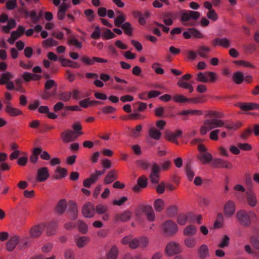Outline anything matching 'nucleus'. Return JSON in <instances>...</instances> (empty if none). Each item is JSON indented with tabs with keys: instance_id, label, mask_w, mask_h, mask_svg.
I'll use <instances>...</instances> for the list:
<instances>
[{
	"instance_id": "nucleus-11",
	"label": "nucleus",
	"mask_w": 259,
	"mask_h": 259,
	"mask_svg": "<svg viewBox=\"0 0 259 259\" xmlns=\"http://www.w3.org/2000/svg\"><path fill=\"white\" fill-rule=\"evenodd\" d=\"M46 225L44 223H40L34 225L30 230V235L32 238H38L42 234Z\"/></svg>"
},
{
	"instance_id": "nucleus-58",
	"label": "nucleus",
	"mask_w": 259,
	"mask_h": 259,
	"mask_svg": "<svg viewBox=\"0 0 259 259\" xmlns=\"http://www.w3.org/2000/svg\"><path fill=\"white\" fill-rule=\"evenodd\" d=\"M94 57L90 58L88 56H83L81 58V61L85 65H93L94 63Z\"/></svg>"
},
{
	"instance_id": "nucleus-41",
	"label": "nucleus",
	"mask_w": 259,
	"mask_h": 259,
	"mask_svg": "<svg viewBox=\"0 0 259 259\" xmlns=\"http://www.w3.org/2000/svg\"><path fill=\"white\" fill-rule=\"evenodd\" d=\"M142 130V126L141 125H137L135 128H133L131 130L130 136L134 138L139 137L141 135L140 132Z\"/></svg>"
},
{
	"instance_id": "nucleus-29",
	"label": "nucleus",
	"mask_w": 259,
	"mask_h": 259,
	"mask_svg": "<svg viewBox=\"0 0 259 259\" xmlns=\"http://www.w3.org/2000/svg\"><path fill=\"white\" fill-rule=\"evenodd\" d=\"M14 77L13 74L10 72H6L2 74L0 78V84H6L8 81H10Z\"/></svg>"
},
{
	"instance_id": "nucleus-47",
	"label": "nucleus",
	"mask_w": 259,
	"mask_h": 259,
	"mask_svg": "<svg viewBox=\"0 0 259 259\" xmlns=\"http://www.w3.org/2000/svg\"><path fill=\"white\" fill-rule=\"evenodd\" d=\"M53 88L57 89V84L56 82L52 79L47 80L45 84V89L46 90H49Z\"/></svg>"
},
{
	"instance_id": "nucleus-39",
	"label": "nucleus",
	"mask_w": 259,
	"mask_h": 259,
	"mask_svg": "<svg viewBox=\"0 0 259 259\" xmlns=\"http://www.w3.org/2000/svg\"><path fill=\"white\" fill-rule=\"evenodd\" d=\"M72 127L74 131V133H75V135H76L77 137L83 134V132H81L82 126L79 122L74 123L72 125Z\"/></svg>"
},
{
	"instance_id": "nucleus-50",
	"label": "nucleus",
	"mask_w": 259,
	"mask_h": 259,
	"mask_svg": "<svg viewBox=\"0 0 259 259\" xmlns=\"http://www.w3.org/2000/svg\"><path fill=\"white\" fill-rule=\"evenodd\" d=\"M185 244L189 248H193L196 244V240L194 238L188 237L184 240Z\"/></svg>"
},
{
	"instance_id": "nucleus-14",
	"label": "nucleus",
	"mask_w": 259,
	"mask_h": 259,
	"mask_svg": "<svg viewBox=\"0 0 259 259\" xmlns=\"http://www.w3.org/2000/svg\"><path fill=\"white\" fill-rule=\"evenodd\" d=\"M95 208L90 202L85 203L82 209V213L85 218H91L94 215Z\"/></svg>"
},
{
	"instance_id": "nucleus-56",
	"label": "nucleus",
	"mask_w": 259,
	"mask_h": 259,
	"mask_svg": "<svg viewBox=\"0 0 259 259\" xmlns=\"http://www.w3.org/2000/svg\"><path fill=\"white\" fill-rule=\"evenodd\" d=\"M177 213V208L176 206H170L166 210V214L169 217H174Z\"/></svg>"
},
{
	"instance_id": "nucleus-12",
	"label": "nucleus",
	"mask_w": 259,
	"mask_h": 259,
	"mask_svg": "<svg viewBox=\"0 0 259 259\" xmlns=\"http://www.w3.org/2000/svg\"><path fill=\"white\" fill-rule=\"evenodd\" d=\"M61 137L63 142L65 143L74 141L78 138L75 135V133L70 130H65L61 134Z\"/></svg>"
},
{
	"instance_id": "nucleus-33",
	"label": "nucleus",
	"mask_w": 259,
	"mask_h": 259,
	"mask_svg": "<svg viewBox=\"0 0 259 259\" xmlns=\"http://www.w3.org/2000/svg\"><path fill=\"white\" fill-rule=\"evenodd\" d=\"M75 240L77 246L79 248H81L89 242L90 238L87 236H82L76 238Z\"/></svg>"
},
{
	"instance_id": "nucleus-64",
	"label": "nucleus",
	"mask_w": 259,
	"mask_h": 259,
	"mask_svg": "<svg viewBox=\"0 0 259 259\" xmlns=\"http://www.w3.org/2000/svg\"><path fill=\"white\" fill-rule=\"evenodd\" d=\"M186 214H180L177 218V222L180 225H184L187 222Z\"/></svg>"
},
{
	"instance_id": "nucleus-40",
	"label": "nucleus",
	"mask_w": 259,
	"mask_h": 259,
	"mask_svg": "<svg viewBox=\"0 0 259 259\" xmlns=\"http://www.w3.org/2000/svg\"><path fill=\"white\" fill-rule=\"evenodd\" d=\"M164 202L161 199H157L155 200L154 207L155 210L157 212L161 211L164 208Z\"/></svg>"
},
{
	"instance_id": "nucleus-34",
	"label": "nucleus",
	"mask_w": 259,
	"mask_h": 259,
	"mask_svg": "<svg viewBox=\"0 0 259 259\" xmlns=\"http://www.w3.org/2000/svg\"><path fill=\"white\" fill-rule=\"evenodd\" d=\"M67 207V203L66 200L61 199L58 202L56 206V211L59 213H62Z\"/></svg>"
},
{
	"instance_id": "nucleus-21",
	"label": "nucleus",
	"mask_w": 259,
	"mask_h": 259,
	"mask_svg": "<svg viewBox=\"0 0 259 259\" xmlns=\"http://www.w3.org/2000/svg\"><path fill=\"white\" fill-rule=\"evenodd\" d=\"M132 214L131 211L126 210L123 211L121 214L116 215L115 219L116 221L126 222L131 219Z\"/></svg>"
},
{
	"instance_id": "nucleus-28",
	"label": "nucleus",
	"mask_w": 259,
	"mask_h": 259,
	"mask_svg": "<svg viewBox=\"0 0 259 259\" xmlns=\"http://www.w3.org/2000/svg\"><path fill=\"white\" fill-rule=\"evenodd\" d=\"M180 115H202L203 114L202 111L200 110H184L179 113Z\"/></svg>"
},
{
	"instance_id": "nucleus-62",
	"label": "nucleus",
	"mask_w": 259,
	"mask_h": 259,
	"mask_svg": "<svg viewBox=\"0 0 259 259\" xmlns=\"http://www.w3.org/2000/svg\"><path fill=\"white\" fill-rule=\"evenodd\" d=\"M28 18H30L32 22L34 23L38 22L40 20V16H37L36 12L35 11H31L28 15Z\"/></svg>"
},
{
	"instance_id": "nucleus-57",
	"label": "nucleus",
	"mask_w": 259,
	"mask_h": 259,
	"mask_svg": "<svg viewBox=\"0 0 259 259\" xmlns=\"http://www.w3.org/2000/svg\"><path fill=\"white\" fill-rule=\"evenodd\" d=\"M246 199L250 206L254 207L256 204L257 199L255 195H246Z\"/></svg>"
},
{
	"instance_id": "nucleus-18",
	"label": "nucleus",
	"mask_w": 259,
	"mask_h": 259,
	"mask_svg": "<svg viewBox=\"0 0 259 259\" xmlns=\"http://www.w3.org/2000/svg\"><path fill=\"white\" fill-rule=\"evenodd\" d=\"M211 49L210 47L205 45H201L198 47L197 50V55L201 58L208 59L209 58V54L210 53Z\"/></svg>"
},
{
	"instance_id": "nucleus-59",
	"label": "nucleus",
	"mask_w": 259,
	"mask_h": 259,
	"mask_svg": "<svg viewBox=\"0 0 259 259\" xmlns=\"http://www.w3.org/2000/svg\"><path fill=\"white\" fill-rule=\"evenodd\" d=\"M102 38L105 39H110L115 37V35L110 29L106 30L102 34Z\"/></svg>"
},
{
	"instance_id": "nucleus-5",
	"label": "nucleus",
	"mask_w": 259,
	"mask_h": 259,
	"mask_svg": "<svg viewBox=\"0 0 259 259\" xmlns=\"http://www.w3.org/2000/svg\"><path fill=\"white\" fill-rule=\"evenodd\" d=\"M198 149L199 153L197 155V158L204 164H208L212 160L211 154L207 152L206 149L203 145H199Z\"/></svg>"
},
{
	"instance_id": "nucleus-48",
	"label": "nucleus",
	"mask_w": 259,
	"mask_h": 259,
	"mask_svg": "<svg viewBox=\"0 0 259 259\" xmlns=\"http://www.w3.org/2000/svg\"><path fill=\"white\" fill-rule=\"evenodd\" d=\"M160 66L161 64L160 63L155 62L152 64L151 68L154 70L156 74H163L164 73V70Z\"/></svg>"
},
{
	"instance_id": "nucleus-2",
	"label": "nucleus",
	"mask_w": 259,
	"mask_h": 259,
	"mask_svg": "<svg viewBox=\"0 0 259 259\" xmlns=\"http://www.w3.org/2000/svg\"><path fill=\"white\" fill-rule=\"evenodd\" d=\"M236 216L240 224L245 227L250 226L251 221L256 218V215L254 211L252 210L246 211L244 209L238 211Z\"/></svg>"
},
{
	"instance_id": "nucleus-35",
	"label": "nucleus",
	"mask_w": 259,
	"mask_h": 259,
	"mask_svg": "<svg viewBox=\"0 0 259 259\" xmlns=\"http://www.w3.org/2000/svg\"><path fill=\"white\" fill-rule=\"evenodd\" d=\"M177 85L180 88L188 90L190 93H192L193 92L194 88L192 85L191 83L184 81V80H179L177 82Z\"/></svg>"
},
{
	"instance_id": "nucleus-25",
	"label": "nucleus",
	"mask_w": 259,
	"mask_h": 259,
	"mask_svg": "<svg viewBox=\"0 0 259 259\" xmlns=\"http://www.w3.org/2000/svg\"><path fill=\"white\" fill-rule=\"evenodd\" d=\"M149 136L155 140H159L161 138V133L154 127H150L148 131Z\"/></svg>"
},
{
	"instance_id": "nucleus-53",
	"label": "nucleus",
	"mask_w": 259,
	"mask_h": 259,
	"mask_svg": "<svg viewBox=\"0 0 259 259\" xmlns=\"http://www.w3.org/2000/svg\"><path fill=\"white\" fill-rule=\"evenodd\" d=\"M250 242L253 247L259 250V235H254L250 238Z\"/></svg>"
},
{
	"instance_id": "nucleus-13",
	"label": "nucleus",
	"mask_w": 259,
	"mask_h": 259,
	"mask_svg": "<svg viewBox=\"0 0 259 259\" xmlns=\"http://www.w3.org/2000/svg\"><path fill=\"white\" fill-rule=\"evenodd\" d=\"M182 134V131L181 130H177L175 133L166 131L164 134V138L171 142L178 144L177 139L181 136Z\"/></svg>"
},
{
	"instance_id": "nucleus-61",
	"label": "nucleus",
	"mask_w": 259,
	"mask_h": 259,
	"mask_svg": "<svg viewBox=\"0 0 259 259\" xmlns=\"http://www.w3.org/2000/svg\"><path fill=\"white\" fill-rule=\"evenodd\" d=\"M71 95L70 92H62L59 94V99L64 102L68 101L71 98Z\"/></svg>"
},
{
	"instance_id": "nucleus-55",
	"label": "nucleus",
	"mask_w": 259,
	"mask_h": 259,
	"mask_svg": "<svg viewBox=\"0 0 259 259\" xmlns=\"http://www.w3.org/2000/svg\"><path fill=\"white\" fill-rule=\"evenodd\" d=\"M125 18L123 14L121 13L114 20V24L117 27H121L122 24L125 21Z\"/></svg>"
},
{
	"instance_id": "nucleus-60",
	"label": "nucleus",
	"mask_w": 259,
	"mask_h": 259,
	"mask_svg": "<svg viewBox=\"0 0 259 259\" xmlns=\"http://www.w3.org/2000/svg\"><path fill=\"white\" fill-rule=\"evenodd\" d=\"M205 100L201 97L188 98V103L193 104H202Z\"/></svg>"
},
{
	"instance_id": "nucleus-24",
	"label": "nucleus",
	"mask_w": 259,
	"mask_h": 259,
	"mask_svg": "<svg viewBox=\"0 0 259 259\" xmlns=\"http://www.w3.org/2000/svg\"><path fill=\"white\" fill-rule=\"evenodd\" d=\"M198 254L200 258L204 259L209 255V250L207 246L205 244L201 245L198 250Z\"/></svg>"
},
{
	"instance_id": "nucleus-31",
	"label": "nucleus",
	"mask_w": 259,
	"mask_h": 259,
	"mask_svg": "<svg viewBox=\"0 0 259 259\" xmlns=\"http://www.w3.org/2000/svg\"><path fill=\"white\" fill-rule=\"evenodd\" d=\"M57 228V224L55 221L51 222L47 226V234L48 235L51 236L54 235L56 233Z\"/></svg>"
},
{
	"instance_id": "nucleus-49",
	"label": "nucleus",
	"mask_w": 259,
	"mask_h": 259,
	"mask_svg": "<svg viewBox=\"0 0 259 259\" xmlns=\"http://www.w3.org/2000/svg\"><path fill=\"white\" fill-rule=\"evenodd\" d=\"M43 45L46 47H51L56 46L58 43V41L53 38H49L45 40L43 42Z\"/></svg>"
},
{
	"instance_id": "nucleus-63",
	"label": "nucleus",
	"mask_w": 259,
	"mask_h": 259,
	"mask_svg": "<svg viewBox=\"0 0 259 259\" xmlns=\"http://www.w3.org/2000/svg\"><path fill=\"white\" fill-rule=\"evenodd\" d=\"M190 31H191L190 33L192 34V36L197 38H202L203 37V35L201 32L195 28H190Z\"/></svg>"
},
{
	"instance_id": "nucleus-17",
	"label": "nucleus",
	"mask_w": 259,
	"mask_h": 259,
	"mask_svg": "<svg viewBox=\"0 0 259 259\" xmlns=\"http://www.w3.org/2000/svg\"><path fill=\"white\" fill-rule=\"evenodd\" d=\"M238 106L242 110L245 111L252 110H259V104L255 103H239Z\"/></svg>"
},
{
	"instance_id": "nucleus-46",
	"label": "nucleus",
	"mask_w": 259,
	"mask_h": 259,
	"mask_svg": "<svg viewBox=\"0 0 259 259\" xmlns=\"http://www.w3.org/2000/svg\"><path fill=\"white\" fill-rule=\"evenodd\" d=\"M196 80L197 81L201 82H207L208 81V78H207V75H206V72H199L196 76Z\"/></svg>"
},
{
	"instance_id": "nucleus-42",
	"label": "nucleus",
	"mask_w": 259,
	"mask_h": 259,
	"mask_svg": "<svg viewBox=\"0 0 259 259\" xmlns=\"http://www.w3.org/2000/svg\"><path fill=\"white\" fill-rule=\"evenodd\" d=\"M121 28L123 30L125 34L128 35L132 34L133 29L131 24L129 22H125L121 25Z\"/></svg>"
},
{
	"instance_id": "nucleus-20",
	"label": "nucleus",
	"mask_w": 259,
	"mask_h": 259,
	"mask_svg": "<svg viewBox=\"0 0 259 259\" xmlns=\"http://www.w3.org/2000/svg\"><path fill=\"white\" fill-rule=\"evenodd\" d=\"M147 178L144 176L139 177L137 181V185L133 187L135 192H139L142 189L145 188L147 185Z\"/></svg>"
},
{
	"instance_id": "nucleus-51",
	"label": "nucleus",
	"mask_w": 259,
	"mask_h": 259,
	"mask_svg": "<svg viewBox=\"0 0 259 259\" xmlns=\"http://www.w3.org/2000/svg\"><path fill=\"white\" fill-rule=\"evenodd\" d=\"M100 111L104 114H109L114 113L116 111V108L111 106H106L101 108Z\"/></svg>"
},
{
	"instance_id": "nucleus-52",
	"label": "nucleus",
	"mask_w": 259,
	"mask_h": 259,
	"mask_svg": "<svg viewBox=\"0 0 259 259\" xmlns=\"http://www.w3.org/2000/svg\"><path fill=\"white\" fill-rule=\"evenodd\" d=\"M95 210L98 214H102L107 212L108 207L105 205L99 204L97 205Z\"/></svg>"
},
{
	"instance_id": "nucleus-10",
	"label": "nucleus",
	"mask_w": 259,
	"mask_h": 259,
	"mask_svg": "<svg viewBox=\"0 0 259 259\" xmlns=\"http://www.w3.org/2000/svg\"><path fill=\"white\" fill-rule=\"evenodd\" d=\"M235 210L236 205L235 203L232 200H228L224 207L225 216L227 218L231 217L234 214Z\"/></svg>"
},
{
	"instance_id": "nucleus-43",
	"label": "nucleus",
	"mask_w": 259,
	"mask_h": 259,
	"mask_svg": "<svg viewBox=\"0 0 259 259\" xmlns=\"http://www.w3.org/2000/svg\"><path fill=\"white\" fill-rule=\"evenodd\" d=\"M105 172V170H95L94 173L91 174L90 178L94 182V183L98 181L100 177L103 175Z\"/></svg>"
},
{
	"instance_id": "nucleus-6",
	"label": "nucleus",
	"mask_w": 259,
	"mask_h": 259,
	"mask_svg": "<svg viewBox=\"0 0 259 259\" xmlns=\"http://www.w3.org/2000/svg\"><path fill=\"white\" fill-rule=\"evenodd\" d=\"M162 229L166 235L167 236H172L177 232L178 227L175 222L168 220L163 224Z\"/></svg>"
},
{
	"instance_id": "nucleus-19",
	"label": "nucleus",
	"mask_w": 259,
	"mask_h": 259,
	"mask_svg": "<svg viewBox=\"0 0 259 259\" xmlns=\"http://www.w3.org/2000/svg\"><path fill=\"white\" fill-rule=\"evenodd\" d=\"M68 212L70 214L72 220H76L77 218V207L75 202L70 201L67 203Z\"/></svg>"
},
{
	"instance_id": "nucleus-26",
	"label": "nucleus",
	"mask_w": 259,
	"mask_h": 259,
	"mask_svg": "<svg viewBox=\"0 0 259 259\" xmlns=\"http://www.w3.org/2000/svg\"><path fill=\"white\" fill-rule=\"evenodd\" d=\"M117 179V174L115 170L113 169L110 171L106 175L104 179L105 184H110Z\"/></svg>"
},
{
	"instance_id": "nucleus-32",
	"label": "nucleus",
	"mask_w": 259,
	"mask_h": 259,
	"mask_svg": "<svg viewBox=\"0 0 259 259\" xmlns=\"http://www.w3.org/2000/svg\"><path fill=\"white\" fill-rule=\"evenodd\" d=\"M172 100L174 102L181 104L188 103V98L181 94H176L172 96Z\"/></svg>"
},
{
	"instance_id": "nucleus-45",
	"label": "nucleus",
	"mask_w": 259,
	"mask_h": 259,
	"mask_svg": "<svg viewBox=\"0 0 259 259\" xmlns=\"http://www.w3.org/2000/svg\"><path fill=\"white\" fill-rule=\"evenodd\" d=\"M78 229L80 232L82 234H86L88 230L87 225L82 221H78L77 222Z\"/></svg>"
},
{
	"instance_id": "nucleus-23",
	"label": "nucleus",
	"mask_w": 259,
	"mask_h": 259,
	"mask_svg": "<svg viewBox=\"0 0 259 259\" xmlns=\"http://www.w3.org/2000/svg\"><path fill=\"white\" fill-rule=\"evenodd\" d=\"M67 175V171L65 168L57 167L55 171L53 177L55 179H61L65 177Z\"/></svg>"
},
{
	"instance_id": "nucleus-36",
	"label": "nucleus",
	"mask_w": 259,
	"mask_h": 259,
	"mask_svg": "<svg viewBox=\"0 0 259 259\" xmlns=\"http://www.w3.org/2000/svg\"><path fill=\"white\" fill-rule=\"evenodd\" d=\"M197 232L196 228L193 225H189L184 230V234L186 236L194 235Z\"/></svg>"
},
{
	"instance_id": "nucleus-7",
	"label": "nucleus",
	"mask_w": 259,
	"mask_h": 259,
	"mask_svg": "<svg viewBox=\"0 0 259 259\" xmlns=\"http://www.w3.org/2000/svg\"><path fill=\"white\" fill-rule=\"evenodd\" d=\"M211 45L214 48L220 47L228 48L231 46V40L226 37H216L212 39Z\"/></svg>"
},
{
	"instance_id": "nucleus-44",
	"label": "nucleus",
	"mask_w": 259,
	"mask_h": 259,
	"mask_svg": "<svg viewBox=\"0 0 259 259\" xmlns=\"http://www.w3.org/2000/svg\"><path fill=\"white\" fill-rule=\"evenodd\" d=\"M118 252L117 248L116 246L112 247L107 254V259H116Z\"/></svg>"
},
{
	"instance_id": "nucleus-16",
	"label": "nucleus",
	"mask_w": 259,
	"mask_h": 259,
	"mask_svg": "<svg viewBox=\"0 0 259 259\" xmlns=\"http://www.w3.org/2000/svg\"><path fill=\"white\" fill-rule=\"evenodd\" d=\"M5 112L11 117L17 116L22 114V111L18 108L14 107L11 103L6 105Z\"/></svg>"
},
{
	"instance_id": "nucleus-27",
	"label": "nucleus",
	"mask_w": 259,
	"mask_h": 259,
	"mask_svg": "<svg viewBox=\"0 0 259 259\" xmlns=\"http://www.w3.org/2000/svg\"><path fill=\"white\" fill-rule=\"evenodd\" d=\"M232 79L236 84H241L244 81V74L241 71H236L233 74Z\"/></svg>"
},
{
	"instance_id": "nucleus-38",
	"label": "nucleus",
	"mask_w": 259,
	"mask_h": 259,
	"mask_svg": "<svg viewBox=\"0 0 259 259\" xmlns=\"http://www.w3.org/2000/svg\"><path fill=\"white\" fill-rule=\"evenodd\" d=\"M41 151L40 148H35L32 151V154L30 157V161L33 163H36L38 160V156Z\"/></svg>"
},
{
	"instance_id": "nucleus-30",
	"label": "nucleus",
	"mask_w": 259,
	"mask_h": 259,
	"mask_svg": "<svg viewBox=\"0 0 259 259\" xmlns=\"http://www.w3.org/2000/svg\"><path fill=\"white\" fill-rule=\"evenodd\" d=\"M61 64L64 67H70L73 68H78L79 67V65L75 62H73L70 60L67 59H60Z\"/></svg>"
},
{
	"instance_id": "nucleus-1",
	"label": "nucleus",
	"mask_w": 259,
	"mask_h": 259,
	"mask_svg": "<svg viewBox=\"0 0 259 259\" xmlns=\"http://www.w3.org/2000/svg\"><path fill=\"white\" fill-rule=\"evenodd\" d=\"M224 126L229 130H236L241 126V123H235L229 121H225L218 118L207 119L204 121L203 124L201 126L200 133L202 135H205L208 132L213 129Z\"/></svg>"
},
{
	"instance_id": "nucleus-15",
	"label": "nucleus",
	"mask_w": 259,
	"mask_h": 259,
	"mask_svg": "<svg viewBox=\"0 0 259 259\" xmlns=\"http://www.w3.org/2000/svg\"><path fill=\"white\" fill-rule=\"evenodd\" d=\"M50 174L47 167H42L37 170L36 180L38 182L46 181L49 177Z\"/></svg>"
},
{
	"instance_id": "nucleus-37",
	"label": "nucleus",
	"mask_w": 259,
	"mask_h": 259,
	"mask_svg": "<svg viewBox=\"0 0 259 259\" xmlns=\"http://www.w3.org/2000/svg\"><path fill=\"white\" fill-rule=\"evenodd\" d=\"M229 237L227 235H225L223 236L220 243L218 244V246L221 248H225L229 246Z\"/></svg>"
},
{
	"instance_id": "nucleus-3",
	"label": "nucleus",
	"mask_w": 259,
	"mask_h": 259,
	"mask_svg": "<svg viewBox=\"0 0 259 259\" xmlns=\"http://www.w3.org/2000/svg\"><path fill=\"white\" fill-rule=\"evenodd\" d=\"M143 213H145L150 221L155 220V213L151 206L147 204H141L136 210V215L140 217Z\"/></svg>"
},
{
	"instance_id": "nucleus-54",
	"label": "nucleus",
	"mask_w": 259,
	"mask_h": 259,
	"mask_svg": "<svg viewBox=\"0 0 259 259\" xmlns=\"http://www.w3.org/2000/svg\"><path fill=\"white\" fill-rule=\"evenodd\" d=\"M172 16V14L171 13H166L164 15L163 22L167 25H171L173 23V20L171 18Z\"/></svg>"
},
{
	"instance_id": "nucleus-4",
	"label": "nucleus",
	"mask_w": 259,
	"mask_h": 259,
	"mask_svg": "<svg viewBox=\"0 0 259 259\" xmlns=\"http://www.w3.org/2000/svg\"><path fill=\"white\" fill-rule=\"evenodd\" d=\"M200 13L197 11L183 10L181 12V21L184 25H188V22L196 20L200 17Z\"/></svg>"
},
{
	"instance_id": "nucleus-9",
	"label": "nucleus",
	"mask_w": 259,
	"mask_h": 259,
	"mask_svg": "<svg viewBox=\"0 0 259 259\" xmlns=\"http://www.w3.org/2000/svg\"><path fill=\"white\" fill-rule=\"evenodd\" d=\"M212 166L219 168H233V165L228 161L224 160L221 158H216L213 160L211 163Z\"/></svg>"
},
{
	"instance_id": "nucleus-8",
	"label": "nucleus",
	"mask_w": 259,
	"mask_h": 259,
	"mask_svg": "<svg viewBox=\"0 0 259 259\" xmlns=\"http://www.w3.org/2000/svg\"><path fill=\"white\" fill-rule=\"evenodd\" d=\"M165 251L168 255L171 256L179 253L181 252V249L178 243L175 242H170L166 246Z\"/></svg>"
},
{
	"instance_id": "nucleus-22",
	"label": "nucleus",
	"mask_w": 259,
	"mask_h": 259,
	"mask_svg": "<svg viewBox=\"0 0 259 259\" xmlns=\"http://www.w3.org/2000/svg\"><path fill=\"white\" fill-rule=\"evenodd\" d=\"M19 242V237L17 236H12L6 244V248L8 251H13Z\"/></svg>"
}]
</instances>
